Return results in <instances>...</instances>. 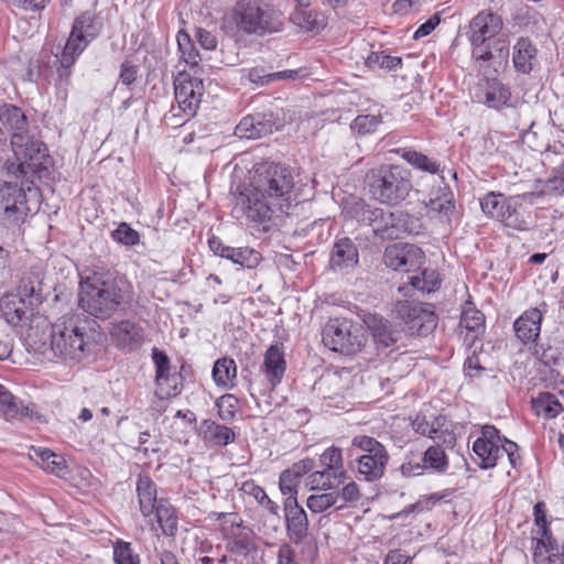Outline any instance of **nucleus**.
Listing matches in <instances>:
<instances>
[{"label": "nucleus", "instance_id": "37998d69", "mask_svg": "<svg viewBox=\"0 0 564 564\" xmlns=\"http://www.w3.org/2000/svg\"><path fill=\"white\" fill-rule=\"evenodd\" d=\"M0 412L7 421L32 417L33 410L24 405L17 397L9 392L8 399L0 401Z\"/></svg>", "mask_w": 564, "mask_h": 564}, {"label": "nucleus", "instance_id": "a211bd4d", "mask_svg": "<svg viewBox=\"0 0 564 564\" xmlns=\"http://www.w3.org/2000/svg\"><path fill=\"white\" fill-rule=\"evenodd\" d=\"M284 516L289 539L294 544H301L308 533V520L305 510L299 505L297 498H285Z\"/></svg>", "mask_w": 564, "mask_h": 564}, {"label": "nucleus", "instance_id": "dca6fc26", "mask_svg": "<svg viewBox=\"0 0 564 564\" xmlns=\"http://www.w3.org/2000/svg\"><path fill=\"white\" fill-rule=\"evenodd\" d=\"M425 261V254L421 248L412 243H393L383 252V262L395 271L415 272Z\"/></svg>", "mask_w": 564, "mask_h": 564}, {"label": "nucleus", "instance_id": "393cba45", "mask_svg": "<svg viewBox=\"0 0 564 564\" xmlns=\"http://www.w3.org/2000/svg\"><path fill=\"white\" fill-rule=\"evenodd\" d=\"M460 328L466 329L464 341L469 347L480 341L485 333V315L467 300L460 311Z\"/></svg>", "mask_w": 564, "mask_h": 564}, {"label": "nucleus", "instance_id": "49530a36", "mask_svg": "<svg viewBox=\"0 0 564 564\" xmlns=\"http://www.w3.org/2000/svg\"><path fill=\"white\" fill-rule=\"evenodd\" d=\"M373 209L375 206H371L365 199L358 197L350 198L344 206V212L346 215L362 225L368 224Z\"/></svg>", "mask_w": 564, "mask_h": 564}, {"label": "nucleus", "instance_id": "a18cd8bd", "mask_svg": "<svg viewBox=\"0 0 564 564\" xmlns=\"http://www.w3.org/2000/svg\"><path fill=\"white\" fill-rule=\"evenodd\" d=\"M184 378L181 373H169L164 379L158 381L155 397H160V400L171 399L180 395L183 391Z\"/></svg>", "mask_w": 564, "mask_h": 564}, {"label": "nucleus", "instance_id": "0e129e2a", "mask_svg": "<svg viewBox=\"0 0 564 564\" xmlns=\"http://www.w3.org/2000/svg\"><path fill=\"white\" fill-rule=\"evenodd\" d=\"M387 210L375 207L372 215L367 226L372 227L375 236L388 240V223H387Z\"/></svg>", "mask_w": 564, "mask_h": 564}, {"label": "nucleus", "instance_id": "4be33fe9", "mask_svg": "<svg viewBox=\"0 0 564 564\" xmlns=\"http://www.w3.org/2000/svg\"><path fill=\"white\" fill-rule=\"evenodd\" d=\"M315 460L305 457L293 463L289 468L284 469L279 477V488L283 496L297 498L301 479L313 470Z\"/></svg>", "mask_w": 564, "mask_h": 564}, {"label": "nucleus", "instance_id": "680f3d73", "mask_svg": "<svg viewBox=\"0 0 564 564\" xmlns=\"http://www.w3.org/2000/svg\"><path fill=\"white\" fill-rule=\"evenodd\" d=\"M370 67H379L388 70H394L402 65V58L398 56H390L384 52H371L366 61Z\"/></svg>", "mask_w": 564, "mask_h": 564}, {"label": "nucleus", "instance_id": "3c124183", "mask_svg": "<svg viewBox=\"0 0 564 564\" xmlns=\"http://www.w3.org/2000/svg\"><path fill=\"white\" fill-rule=\"evenodd\" d=\"M381 123L380 115H359L350 123V129L355 134L362 137L375 133Z\"/></svg>", "mask_w": 564, "mask_h": 564}, {"label": "nucleus", "instance_id": "0eeeda50", "mask_svg": "<svg viewBox=\"0 0 564 564\" xmlns=\"http://www.w3.org/2000/svg\"><path fill=\"white\" fill-rule=\"evenodd\" d=\"M348 465L355 469L360 479L368 482L380 480L390 459L386 446L368 435H356L347 449Z\"/></svg>", "mask_w": 564, "mask_h": 564}, {"label": "nucleus", "instance_id": "8fccbe9b", "mask_svg": "<svg viewBox=\"0 0 564 564\" xmlns=\"http://www.w3.org/2000/svg\"><path fill=\"white\" fill-rule=\"evenodd\" d=\"M339 494L336 490L333 491H322L319 494L308 496L306 500V507L313 513H322L338 501Z\"/></svg>", "mask_w": 564, "mask_h": 564}, {"label": "nucleus", "instance_id": "c85d7f7f", "mask_svg": "<svg viewBox=\"0 0 564 564\" xmlns=\"http://www.w3.org/2000/svg\"><path fill=\"white\" fill-rule=\"evenodd\" d=\"M135 491L141 514L144 518L152 516L160 499H158V486L150 475L145 473L138 475Z\"/></svg>", "mask_w": 564, "mask_h": 564}, {"label": "nucleus", "instance_id": "c756f323", "mask_svg": "<svg viewBox=\"0 0 564 564\" xmlns=\"http://www.w3.org/2000/svg\"><path fill=\"white\" fill-rule=\"evenodd\" d=\"M538 50L529 37H519L513 45L512 63L517 73L530 74L538 64Z\"/></svg>", "mask_w": 564, "mask_h": 564}, {"label": "nucleus", "instance_id": "a878e982", "mask_svg": "<svg viewBox=\"0 0 564 564\" xmlns=\"http://www.w3.org/2000/svg\"><path fill=\"white\" fill-rule=\"evenodd\" d=\"M111 337L120 349L133 350L144 340V329L135 322L123 319L111 329Z\"/></svg>", "mask_w": 564, "mask_h": 564}, {"label": "nucleus", "instance_id": "cd10ccee", "mask_svg": "<svg viewBox=\"0 0 564 564\" xmlns=\"http://www.w3.org/2000/svg\"><path fill=\"white\" fill-rule=\"evenodd\" d=\"M299 4L290 15V21L304 32L319 33L326 26L325 15L308 4Z\"/></svg>", "mask_w": 564, "mask_h": 564}, {"label": "nucleus", "instance_id": "e433bc0d", "mask_svg": "<svg viewBox=\"0 0 564 564\" xmlns=\"http://www.w3.org/2000/svg\"><path fill=\"white\" fill-rule=\"evenodd\" d=\"M473 452L478 458L477 465L481 469L494 468L502 456L500 445L487 443L484 440H476L473 443Z\"/></svg>", "mask_w": 564, "mask_h": 564}, {"label": "nucleus", "instance_id": "7ed1b4c3", "mask_svg": "<svg viewBox=\"0 0 564 564\" xmlns=\"http://www.w3.org/2000/svg\"><path fill=\"white\" fill-rule=\"evenodd\" d=\"M96 321L79 313L59 317L50 329V350L64 361L79 362L96 343Z\"/></svg>", "mask_w": 564, "mask_h": 564}, {"label": "nucleus", "instance_id": "f704fd0d", "mask_svg": "<svg viewBox=\"0 0 564 564\" xmlns=\"http://www.w3.org/2000/svg\"><path fill=\"white\" fill-rule=\"evenodd\" d=\"M178 50L182 58L189 66L192 75H200L203 67L200 66V56L198 50L194 46L189 34L183 30L178 31L176 36Z\"/></svg>", "mask_w": 564, "mask_h": 564}, {"label": "nucleus", "instance_id": "ddd939ff", "mask_svg": "<svg viewBox=\"0 0 564 564\" xmlns=\"http://www.w3.org/2000/svg\"><path fill=\"white\" fill-rule=\"evenodd\" d=\"M237 205L248 219L258 224L270 221L278 213L288 214L284 208L267 197V194L262 193L253 183L249 188L239 193Z\"/></svg>", "mask_w": 564, "mask_h": 564}, {"label": "nucleus", "instance_id": "58836bf2", "mask_svg": "<svg viewBox=\"0 0 564 564\" xmlns=\"http://www.w3.org/2000/svg\"><path fill=\"white\" fill-rule=\"evenodd\" d=\"M436 321L437 317L434 313V306L432 304H426V307L421 314L404 324L411 335L426 336L435 329Z\"/></svg>", "mask_w": 564, "mask_h": 564}, {"label": "nucleus", "instance_id": "2eb2a0df", "mask_svg": "<svg viewBox=\"0 0 564 564\" xmlns=\"http://www.w3.org/2000/svg\"><path fill=\"white\" fill-rule=\"evenodd\" d=\"M13 156L20 160L31 171V175L41 177L43 171H47L46 163L50 160L46 145L29 134L11 135Z\"/></svg>", "mask_w": 564, "mask_h": 564}, {"label": "nucleus", "instance_id": "423d86ee", "mask_svg": "<svg viewBox=\"0 0 564 564\" xmlns=\"http://www.w3.org/2000/svg\"><path fill=\"white\" fill-rule=\"evenodd\" d=\"M237 30L247 35L264 36L283 30V13L261 0H239L231 10Z\"/></svg>", "mask_w": 564, "mask_h": 564}, {"label": "nucleus", "instance_id": "4468645a", "mask_svg": "<svg viewBox=\"0 0 564 564\" xmlns=\"http://www.w3.org/2000/svg\"><path fill=\"white\" fill-rule=\"evenodd\" d=\"M29 213L23 184L0 183V219L8 226H17L24 223Z\"/></svg>", "mask_w": 564, "mask_h": 564}, {"label": "nucleus", "instance_id": "f03ea898", "mask_svg": "<svg viewBox=\"0 0 564 564\" xmlns=\"http://www.w3.org/2000/svg\"><path fill=\"white\" fill-rule=\"evenodd\" d=\"M502 30V18L490 10L480 11L470 21L468 36L477 70L487 73L494 64L508 62L510 41Z\"/></svg>", "mask_w": 564, "mask_h": 564}, {"label": "nucleus", "instance_id": "72a5a7b5", "mask_svg": "<svg viewBox=\"0 0 564 564\" xmlns=\"http://www.w3.org/2000/svg\"><path fill=\"white\" fill-rule=\"evenodd\" d=\"M156 522L165 536H175L178 530V518L175 508L164 498L160 499L154 509Z\"/></svg>", "mask_w": 564, "mask_h": 564}, {"label": "nucleus", "instance_id": "6e6d98bb", "mask_svg": "<svg viewBox=\"0 0 564 564\" xmlns=\"http://www.w3.org/2000/svg\"><path fill=\"white\" fill-rule=\"evenodd\" d=\"M110 237L113 241L126 247H133L140 242V234L124 221L120 223L118 227L111 231Z\"/></svg>", "mask_w": 564, "mask_h": 564}, {"label": "nucleus", "instance_id": "a19ab883", "mask_svg": "<svg viewBox=\"0 0 564 564\" xmlns=\"http://www.w3.org/2000/svg\"><path fill=\"white\" fill-rule=\"evenodd\" d=\"M337 475L326 469L316 470L311 473L306 478V486L311 490L328 491L336 489L341 485L345 479L335 478Z\"/></svg>", "mask_w": 564, "mask_h": 564}, {"label": "nucleus", "instance_id": "864d4df0", "mask_svg": "<svg viewBox=\"0 0 564 564\" xmlns=\"http://www.w3.org/2000/svg\"><path fill=\"white\" fill-rule=\"evenodd\" d=\"M413 430L423 436H429L432 440L441 437L438 419L430 421L425 414L417 413L411 423Z\"/></svg>", "mask_w": 564, "mask_h": 564}, {"label": "nucleus", "instance_id": "412c9836", "mask_svg": "<svg viewBox=\"0 0 564 564\" xmlns=\"http://www.w3.org/2000/svg\"><path fill=\"white\" fill-rule=\"evenodd\" d=\"M198 436L207 447L223 448L236 441L237 434L232 427L218 423L212 419L200 422L197 430Z\"/></svg>", "mask_w": 564, "mask_h": 564}, {"label": "nucleus", "instance_id": "09e8293b", "mask_svg": "<svg viewBox=\"0 0 564 564\" xmlns=\"http://www.w3.org/2000/svg\"><path fill=\"white\" fill-rule=\"evenodd\" d=\"M228 260L235 264H239L246 269H254L262 261V256L259 251L249 247L232 248Z\"/></svg>", "mask_w": 564, "mask_h": 564}, {"label": "nucleus", "instance_id": "f3484780", "mask_svg": "<svg viewBox=\"0 0 564 564\" xmlns=\"http://www.w3.org/2000/svg\"><path fill=\"white\" fill-rule=\"evenodd\" d=\"M496 65L497 64H494L488 68L487 73H485V70H478L484 78L479 82L475 96L478 101L491 108L499 109L508 104L511 93L508 86L496 77H491L492 74L497 73Z\"/></svg>", "mask_w": 564, "mask_h": 564}, {"label": "nucleus", "instance_id": "6ab92c4d", "mask_svg": "<svg viewBox=\"0 0 564 564\" xmlns=\"http://www.w3.org/2000/svg\"><path fill=\"white\" fill-rule=\"evenodd\" d=\"M358 262V248L350 238L343 237L334 242L329 258V268L333 271L347 273L356 268Z\"/></svg>", "mask_w": 564, "mask_h": 564}, {"label": "nucleus", "instance_id": "4d7b16f0", "mask_svg": "<svg viewBox=\"0 0 564 564\" xmlns=\"http://www.w3.org/2000/svg\"><path fill=\"white\" fill-rule=\"evenodd\" d=\"M372 335L375 340L383 347L393 346L399 339L398 330L393 329L388 322L382 319L373 327Z\"/></svg>", "mask_w": 564, "mask_h": 564}, {"label": "nucleus", "instance_id": "79ce46f5", "mask_svg": "<svg viewBox=\"0 0 564 564\" xmlns=\"http://www.w3.org/2000/svg\"><path fill=\"white\" fill-rule=\"evenodd\" d=\"M37 464L47 473L62 476L66 470L65 459L47 448H34Z\"/></svg>", "mask_w": 564, "mask_h": 564}, {"label": "nucleus", "instance_id": "603ef678", "mask_svg": "<svg viewBox=\"0 0 564 564\" xmlns=\"http://www.w3.org/2000/svg\"><path fill=\"white\" fill-rule=\"evenodd\" d=\"M25 341L32 350L44 355L50 350V332L41 330L39 326H30L25 335Z\"/></svg>", "mask_w": 564, "mask_h": 564}, {"label": "nucleus", "instance_id": "473e14b6", "mask_svg": "<svg viewBox=\"0 0 564 564\" xmlns=\"http://www.w3.org/2000/svg\"><path fill=\"white\" fill-rule=\"evenodd\" d=\"M0 122L11 132V135L29 134V122L22 109L15 105L3 104L0 106Z\"/></svg>", "mask_w": 564, "mask_h": 564}, {"label": "nucleus", "instance_id": "13d9d810", "mask_svg": "<svg viewBox=\"0 0 564 564\" xmlns=\"http://www.w3.org/2000/svg\"><path fill=\"white\" fill-rule=\"evenodd\" d=\"M113 561L116 564H140V557L134 553L131 543L122 540L113 544Z\"/></svg>", "mask_w": 564, "mask_h": 564}, {"label": "nucleus", "instance_id": "774afa93", "mask_svg": "<svg viewBox=\"0 0 564 564\" xmlns=\"http://www.w3.org/2000/svg\"><path fill=\"white\" fill-rule=\"evenodd\" d=\"M478 349L479 350L482 349L481 344L479 347L475 345V349L473 350L471 356H468L464 362L465 376L468 378H471V379L481 377V375L486 371V368L482 367V365L479 360V357L477 355Z\"/></svg>", "mask_w": 564, "mask_h": 564}, {"label": "nucleus", "instance_id": "7c9ffc66", "mask_svg": "<svg viewBox=\"0 0 564 564\" xmlns=\"http://www.w3.org/2000/svg\"><path fill=\"white\" fill-rule=\"evenodd\" d=\"M0 312L9 325L18 326L28 317L29 310L24 299L14 294H6L0 300Z\"/></svg>", "mask_w": 564, "mask_h": 564}, {"label": "nucleus", "instance_id": "052dcab7", "mask_svg": "<svg viewBox=\"0 0 564 564\" xmlns=\"http://www.w3.org/2000/svg\"><path fill=\"white\" fill-rule=\"evenodd\" d=\"M427 303H421L415 301H399L395 304V314L403 323L414 319L419 314L423 312Z\"/></svg>", "mask_w": 564, "mask_h": 564}, {"label": "nucleus", "instance_id": "69168bd1", "mask_svg": "<svg viewBox=\"0 0 564 564\" xmlns=\"http://www.w3.org/2000/svg\"><path fill=\"white\" fill-rule=\"evenodd\" d=\"M152 360L155 366V383L171 373V361L165 351L154 347L152 349Z\"/></svg>", "mask_w": 564, "mask_h": 564}, {"label": "nucleus", "instance_id": "9d476101", "mask_svg": "<svg viewBox=\"0 0 564 564\" xmlns=\"http://www.w3.org/2000/svg\"><path fill=\"white\" fill-rule=\"evenodd\" d=\"M323 344L333 351L352 356L367 343L364 327L347 317L329 318L322 330Z\"/></svg>", "mask_w": 564, "mask_h": 564}, {"label": "nucleus", "instance_id": "bf43d9fd", "mask_svg": "<svg viewBox=\"0 0 564 564\" xmlns=\"http://www.w3.org/2000/svg\"><path fill=\"white\" fill-rule=\"evenodd\" d=\"M422 462L425 468H432L437 471H444L447 466L446 455L440 446H430L422 454Z\"/></svg>", "mask_w": 564, "mask_h": 564}, {"label": "nucleus", "instance_id": "aec40b11", "mask_svg": "<svg viewBox=\"0 0 564 564\" xmlns=\"http://www.w3.org/2000/svg\"><path fill=\"white\" fill-rule=\"evenodd\" d=\"M261 371L264 375L270 391H274L282 382L286 371V361L284 359L282 345L274 344L265 350Z\"/></svg>", "mask_w": 564, "mask_h": 564}, {"label": "nucleus", "instance_id": "f8f14e48", "mask_svg": "<svg viewBox=\"0 0 564 564\" xmlns=\"http://www.w3.org/2000/svg\"><path fill=\"white\" fill-rule=\"evenodd\" d=\"M534 522L536 525V541L533 550V558L536 564H564V546L552 535L546 520V505L539 501L533 507Z\"/></svg>", "mask_w": 564, "mask_h": 564}, {"label": "nucleus", "instance_id": "bb28decb", "mask_svg": "<svg viewBox=\"0 0 564 564\" xmlns=\"http://www.w3.org/2000/svg\"><path fill=\"white\" fill-rule=\"evenodd\" d=\"M388 240L399 239L403 235H419L422 230L420 218L405 210L387 212Z\"/></svg>", "mask_w": 564, "mask_h": 564}, {"label": "nucleus", "instance_id": "338daca9", "mask_svg": "<svg viewBox=\"0 0 564 564\" xmlns=\"http://www.w3.org/2000/svg\"><path fill=\"white\" fill-rule=\"evenodd\" d=\"M19 296L22 299L41 297V283L36 276L25 275L21 279L19 284Z\"/></svg>", "mask_w": 564, "mask_h": 564}, {"label": "nucleus", "instance_id": "1a4fd4ad", "mask_svg": "<svg viewBox=\"0 0 564 564\" xmlns=\"http://www.w3.org/2000/svg\"><path fill=\"white\" fill-rule=\"evenodd\" d=\"M209 521L219 523V532L225 541L226 551L236 557H248L257 551V535L238 512H216L207 514Z\"/></svg>", "mask_w": 564, "mask_h": 564}, {"label": "nucleus", "instance_id": "6e6552de", "mask_svg": "<svg viewBox=\"0 0 564 564\" xmlns=\"http://www.w3.org/2000/svg\"><path fill=\"white\" fill-rule=\"evenodd\" d=\"M252 183L286 212L296 199L293 174L284 165L270 162L259 164L256 167Z\"/></svg>", "mask_w": 564, "mask_h": 564}, {"label": "nucleus", "instance_id": "2f4dec72", "mask_svg": "<svg viewBox=\"0 0 564 564\" xmlns=\"http://www.w3.org/2000/svg\"><path fill=\"white\" fill-rule=\"evenodd\" d=\"M272 122L264 120L261 115H249L241 119L235 130V134L239 138L259 139L263 135L272 133Z\"/></svg>", "mask_w": 564, "mask_h": 564}, {"label": "nucleus", "instance_id": "e2e57ef3", "mask_svg": "<svg viewBox=\"0 0 564 564\" xmlns=\"http://www.w3.org/2000/svg\"><path fill=\"white\" fill-rule=\"evenodd\" d=\"M425 465L422 462V454L419 452H410L405 455L404 462L400 467V471L404 477H413L422 475Z\"/></svg>", "mask_w": 564, "mask_h": 564}, {"label": "nucleus", "instance_id": "f257e3e1", "mask_svg": "<svg viewBox=\"0 0 564 564\" xmlns=\"http://www.w3.org/2000/svg\"><path fill=\"white\" fill-rule=\"evenodd\" d=\"M128 283L102 268L85 270L78 291L79 307L99 319H108L129 303Z\"/></svg>", "mask_w": 564, "mask_h": 564}, {"label": "nucleus", "instance_id": "c9c22d12", "mask_svg": "<svg viewBox=\"0 0 564 564\" xmlns=\"http://www.w3.org/2000/svg\"><path fill=\"white\" fill-rule=\"evenodd\" d=\"M391 152H394L395 154L400 155L410 165L422 172H426L430 174H437L440 172V164L432 158H429L427 155L423 154L422 152L409 148H399L392 150Z\"/></svg>", "mask_w": 564, "mask_h": 564}, {"label": "nucleus", "instance_id": "de8ad7c7", "mask_svg": "<svg viewBox=\"0 0 564 564\" xmlns=\"http://www.w3.org/2000/svg\"><path fill=\"white\" fill-rule=\"evenodd\" d=\"M237 373V366L231 358H219L214 364L213 378L217 386L227 387L235 378Z\"/></svg>", "mask_w": 564, "mask_h": 564}, {"label": "nucleus", "instance_id": "20e7f679", "mask_svg": "<svg viewBox=\"0 0 564 564\" xmlns=\"http://www.w3.org/2000/svg\"><path fill=\"white\" fill-rule=\"evenodd\" d=\"M364 184L371 199L387 206L401 204L413 189L411 172L399 164H380L369 169Z\"/></svg>", "mask_w": 564, "mask_h": 564}, {"label": "nucleus", "instance_id": "5701e85b", "mask_svg": "<svg viewBox=\"0 0 564 564\" xmlns=\"http://www.w3.org/2000/svg\"><path fill=\"white\" fill-rule=\"evenodd\" d=\"M543 321L542 312L536 308H529L524 311L513 323V330L516 337L523 344L536 343Z\"/></svg>", "mask_w": 564, "mask_h": 564}, {"label": "nucleus", "instance_id": "b1692460", "mask_svg": "<svg viewBox=\"0 0 564 564\" xmlns=\"http://www.w3.org/2000/svg\"><path fill=\"white\" fill-rule=\"evenodd\" d=\"M481 210L490 218L506 221L517 213L518 204L513 197L501 193L489 192L479 199Z\"/></svg>", "mask_w": 564, "mask_h": 564}, {"label": "nucleus", "instance_id": "39448f33", "mask_svg": "<svg viewBox=\"0 0 564 564\" xmlns=\"http://www.w3.org/2000/svg\"><path fill=\"white\" fill-rule=\"evenodd\" d=\"M104 28L101 19L95 11H85L74 19L70 33L59 55L58 79L68 83L72 67L87 46L97 39Z\"/></svg>", "mask_w": 564, "mask_h": 564}, {"label": "nucleus", "instance_id": "4c0bfd02", "mask_svg": "<svg viewBox=\"0 0 564 564\" xmlns=\"http://www.w3.org/2000/svg\"><path fill=\"white\" fill-rule=\"evenodd\" d=\"M532 410L536 415H542L545 419H554L562 411L563 405L557 397L550 392H541L538 397L532 398Z\"/></svg>", "mask_w": 564, "mask_h": 564}, {"label": "nucleus", "instance_id": "c03bdc74", "mask_svg": "<svg viewBox=\"0 0 564 564\" xmlns=\"http://www.w3.org/2000/svg\"><path fill=\"white\" fill-rule=\"evenodd\" d=\"M319 463L324 469L336 474L337 476L335 478H347V471L343 464L341 448L336 446L326 448L319 456Z\"/></svg>", "mask_w": 564, "mask_h": 564}, {"label": "nucleus", "instance_id": "9b49d317", "mask_svg": "<svg viewBox=\"0 0 564 564\" xmlns=\"http://www.w3.org/2000/svg\"><path fill=\"white\" fill-rule=\"evenodd\" d=\"M199 76L182 70L174 79V96L177 108L172 107L169 118L175 119V126H182L185 122L184 118H192L197 112L204 94V84Z\"/></svg>", "mask_w": 564, "mask_h": 564}, {"label": "nucleus", "instance_id": "ea45409f", "mask_svg": "<svg viewBox=\"0 0 564 564\" xmlns=\"http://www.w3.org/2000/svg\"><path fill=\"white\" fill-rule=\"evenodd\" d=\"M419 274L409 275L408 284L422 293H432L441 285L440 274L435 270L419 269Z\"/></svg>", "mask_w": 564, "mask_h": 564}, {"label": "nucleus", "instance_id": "5fc2aeb1", "mask_svg": "<svg viewBox=\"0 0 564 564\" xmlns=\"http://www.w3.org/2000/svg\"><path fill=\"white\" fill-rule=\"evenodd\" d=\"M215 405L217 408V415L223 422H231L236 419L238 399L234 394H224L219 397Z\"/></svg>", "mask_w": 564, "mask_h": 564}]
</instances>
